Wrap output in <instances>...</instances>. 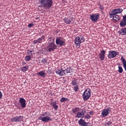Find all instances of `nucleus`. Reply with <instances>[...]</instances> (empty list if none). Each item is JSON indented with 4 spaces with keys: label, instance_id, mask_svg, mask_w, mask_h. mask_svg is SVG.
<instances>
[{
    "label": "nucleus",
    "instance_id": "40",
    "mask_svg": "<svg viewBox=\"0 0 126 126\" xmlns=\"http://www.w3.org/2000/svg\"><path fill=\"white\" fill-rule=\"evenodd\" d=\"M22 65H25V64H26V62H24V61H22Z\"/></svg>",
    "mask_w": 126,
    "mask_h": 126
},
{
    "label": "nucleus",
    "instance_id": "12",
    "mask_svg": "<svg viewBox=\"0 0 126 126\" xmlns=\"http://www.w3.org/2000/svg\"><path fill=\"white\" fill-rule=\"evenodd\" d=\"M55 72L57 74H59V75H60L61 76H65V75H66L65 70H63V68H62L61 70L58 69L55 71Z\"/></svg>",
    "mask_w": 126,
    "mask_h": 126
},
{
    "label": "nucleus",
    "instance_id": "19",
    "mask_svg": "<svg viewBox=\"0 0 126 126\" xmlns=\"http://www.w3.org/2000/svg\"><path fill=\"white\" fill-rule=\"evenodd\" d=\"M37 75H39V76H41V77H46L47 73H45V70H41L37 73Z\"/></svg>",
    "mask_w": 126,
    "mask_h": 126
},
{
    "label": "nucleus",
    "instance_id": "22",
    "mask_svg": "<svg viewBox=\"0 0 126 126\" xmlns=\"http://www.w3.org/2000/svg\"><path fill=\"white\" fill-rule=\"evenodd\" d=\"M71 83L72 86H75L76 85H78L77 84H78V80L77 79H74L71 81Z\"/></svg>",
    "mask_w": 126,
    "mask_h": 126
},
{
    "label": "nucleus",
    "instance_id": "7",
    "mask_svg": "<svg viewBox=\"0 0 126 126\" xmlns=\"http://www.w3.org/2000/svg\"><path fill=\"white\" fill-rule=\"evenodd\" d=\"M123 10H124L121 8L113 9L111 11V13H109V17L110 18H113V16L122 13V12L123 11Z\"/></svg>",
    "mask_w": 126,
    "mask_h": 126
},
{
    "label": "nucleus",
    "instance_id": "8",
    "mask_svg": "<svg viewBox=\"0 0 126 126\" xmlns=\"http://www.w3.org/2000/svg\"><path fill=\"white\" fill-rule=\"evenodd\" d=\"M112 110H111L110 107L106 108L103 109L101 112V116L102 118H106L108 115H110Z\"/></svg>",
    "mask_w": 126,
    "mask_h": 126
},
{
    "label": "nucleus",
    "instance_id": "33",
    "mask_svg": "<svg viewBox=\"0 0 126 126\" xmlns=\"http://www.w3.org/2000/svg\"><path fill=\"white\" fill-rule=\"evenodd\" d=\"M11 122H15V123L18 122L17 116L14 117L11 119Z\"/></svg>",
    "mask_w": 126,
    "mask_h": 126
},
{
    "label": "nucleus",
    "instance_id": "25",
    "mask_svg": "<svg viewBox=\"0 0 126 126\" xmlns=\"http://www.w3.org/2000/svg\"><path fill=\"white\" fill-rule=\"evenodd\" d=\"M45 35H42V37L41 38H39L37 39V42L38 44H40V43H42V41H43V40H45Z\"/></svg>",
    "mask_w": 126,
    "mask_h": 126
},
{
    "label": "nucleus",
    "instance_id": "24",
    "mask_svg": "<svg viewBox=\"0 0 126 126\" xmlns=\"http://www.w3.org/2000/svg\"><path fill=\"white\" fill-rule=\"evenodd\" d=\"M79 111H80L79 107H75L72 109V112H73L74 114H76L77 112H79Z\"/></svg>",
    "mask_w": 126,
    "mask_h": 126
},
{
    "label": "nucleus",
    "instance_id": "9",
    "mask_svg": "<svg viewBox=\"0 0 126 126\" xmlns=\"http://www.w3.org/2000/svg\"><path fill=\"white\" fill-rule=\"evenodd\" d=\"M118 55V52L117 51L110 50L109 51V53L107 55L108 59H114Z\"/></svg>",
    "mask_w": 126,
    "mask_h": 126
},
{
    "label": "nucleus",
    "instance_id": "38",
    "mask_svg": "<svg viewBox=\"0 0 126 126\" xmlns=\"http://www.w3.org/2000/svg\"><path fill=\"white\" fill-rule=\"evenodd\" d=\"M33 44H34V45H36V44H37L38 43V40H34L33 41Z\"/></svg>",
    "mask_w": 126,
    "mask_h": 126
},
{
    "label": "nucleus",
    "instance_id": "23",
    "mask_svg": "<svg viewBox=\"0 0 126 126\" xmlns=\"http://www.w3.org/2000/svg\"><path fill=\"white\" fill-rule=\"evenodd\" d=\"M28 68H29V67H28V65H26L22 67L21 68V71H23V72H25L27 71V70H28Z\"/></svg>",
    "mask_w": 126,
    "mask_h": 126
},
{
    "label": "nucleus",
    "instance_id": "4",
    "mask_svg": "<svg viewBox=\"0 0 126 126\" xmlns=\"http://www.w3.org/2000/svg\"><path fill=\"white\" fill-rule=\"evenodd\" d=\"M85 42V38L84 36L82 35H79L77 36L74 40V44L76 47H78V48L80 47V45H81V43H84Z\"/></svg>",
    "mask_w": 126,
    "mask_h": 126
},
{
    "label": "nucleus",
    "instance_id": "10",
    "mask_svg": "<svg viewBox=\"0 0 126 126\" xmlns=\"http://www.w3.org/2000/svg\"><path fill=\"white\" fill-rule=\"evenodd\" d=\"M90 19L93 21V22H97L99 19V17H100V15H99V14H92V15H90Z\"/></svg>",
    "mask_w": 126,
    "mask_h": 126
},
{
    "label": "nucleus",
    "instance_id": "41",
    "mask_svg": "<svg viewBox=\"0 0 126 126\" xmlns=\"http://www.w3.org/2000/svg\"><path fill=\"white\" fill-rule=\"evenodd\" d=\"M1 98H2V93L0 91V99H1Z\"/></svg>",
    "mask_w": 126,
    "mask_h": 126
},
{
    "label": "nucleus",
    "instance_id": "1",
    "mask_svg": "<svg viewBox=\"0 0 126 126\" xmlns=\"http://www.w3.org/2000/svg\"><path fill=\"white\" fill-rule=\"evenodd\" d=\"M39 2L41 4L39 7L42 6L44 9L49 10L53 6V0H39Z\"/></svg>",
    "mask_w": 126,
    "mask_h": 126
},
{
    "label": "nucleus",
    "instance_id": "34",
    "mask_svg": "<svg viewBox=\"0 0 126 126\" xmlns=\"http://www.w3.org/2000/svg\"><path fill=\"white\" fill-rule=\"evenodd\" d=\"M91 118V116L89 114H86V115L85 116V119L86 120H90V119Z\"/></svg>",
    "mask_w": 126,
    "mask_h": 126
},
{
    "label": "nucleus",
    "instance_id": "16",
    "mask_svg": "<svg viewBox=\"0 0 126 126\" xmlns=\"http://www.w3.org/2000/svg\"><path fill=\"white\" fill-rule=\"evenodd\" d=\"M126 26V14L123 16L122 21L120 22L121 27H125Z\"/></svg>",
    "mask_w": 126,
    "mask_h": 126
},
{
    "label": "nucleus",
    "instance_id": "2",
    "mask_svg": "<svg viewBox=\"0 0 126 126\" xmlns=\"http://www.w3.org/2000/svg\"><path fill=\"white\" fill-rule=\"evenodd\" d=\"M50 113L45 112L41 114V116L38 117V120L43 122V123H49V122H52L53 118L50 117Z\"/></svg>",
    "mask_w": 126,
    "mask_h": 126
},
{
    "label": "nucleus",
    "instance_id": "36",
    "mask_svg": "<svg viewBox=\"0 0 126 126\" xmlns=\"http://www.w3.org/2000/svg\"><path fill=\"white\" fill-rule=\"evenodd\" d=\"M41 63H47V60L45 58H43L41 60Z\"/></svg>",
    "mask_w": 126,
    "mask_h": 126
},
{
    "label": "nucleus",
    "instance_id": "43",
    "mask_svg": "<svg viewBox=\"0 0 126 126\" xmlns=\"http://www.w3.org/2000/svg\"><path fill=\"white\" fill-rule=\"evenodd\" d=\"M77 121H78V119H76V120H75V121H76V122H77Z\"/></svg>",
    "mask_w": 126,
    "mask_h": 126
},
{
    "label": "nucleus",
    "instance_id": "17",
    "mask_svg": "<svg viewBox=\"0 0 126 126\" xmlns=\"http://www.w3.org/2000/svg\"><path fill=\"white\" fill-rule=\"evenodd\" d=\"M106 54V51L105 50H101L100 53L99 54V59L101 61H104L105 59V54Z\"/></svg>",
    "mask_w": 126,
    "mask_h": 126
},
{
    "label": "nucleus",
    "instance_id": "11",
    "mask_svg": "<svg viewBox=\"0 0 126 126\" xmlns=\"http://www.w3.org/2000/svg\"><path fill=\"white\" fill-rule=\"evenodd\" d=\"M78 124L81 126H91V124L90 123H87L85 122V120L81 119L78 121Z\"/></svg>",
    "mask_w": 126,
    "mask_h": 126
},
{
    "label": "nucleus",
    "instance_id": "35",
    "mask_svg": "<svg viewBox=\"0 0 126 126\" xmlns=\"http://www.w3.org/2000/svg\"><path fill=\"white\" fill-rule=\"evenodd\" d=\"M105 125L106 126H110V125H112V122L111 121H108L106 120V122H105Z\"/></svg>",
    "mask_w": 126,
    "mask_h": 126
},
{
    "label": "nucleus",
    "instance_id": "39",
    "mask_svg": "<svg viewBox=\"0 0 126 126\" xmlns=\"http://www.w3.org/2000/svg\"><path fill=\"white\" fill-rule=\"evenodd\" d=\"M89 114H90V115H91V116H93V115H94V113H93V111L89 112Z\"/></svg>",
    "mask_w": 126,
    "mask_h": 126
},
{
    "label": "nucleus",
    "instance_id": "29",
    "mask_svg": "<svg viewBox=\"0 0 126 126\" xmlns=\"http://www.w3.org/2000/svg\"><path fill=\"white\" fill-rule=\"evenodd\" d=\"M118 72H119V73H123V72H124V69H123V67L121 66H119L118 67Z\"/></svg>",
    "mask_w": 126,
    "mask_h": 126
},
{
    "label": "nucleus",
    "instance_id": "26",
    "mask_svg": "<svg viewBox=\"0 0 126 126\" xmlns=\"http://www.w3.org/2000/svg\"><path fill=\"white\" fill-rule=\"evenodd\" d=\"M27 53L29 56H32V55H34V50L29 49L27 50Z\"/></svg>",
    "mask_w": 126,
    "mask_h": 126
},
{
    "label": "nucleus",
    "instance_id": "15",
    "mask_svg": "<svg viewBox=\"0 0 126 126\" xmlns=\"http://www.w3.org/2000/svg\"><path fill=\"white\" fill-rule=\"evenodd\" d=\"M73 17H69L67 18H64L63 20L66 24H71L72 23V21H73Z\"/></svg>",
    "mask_w": 126,
    "mask_h": 126
},
{
    "label": "nucleus",
    "instance_id": "30",
    "mask_svg": "<svg viewBox=\"0 0 126 126\" xmlns=\"http://www.w3.org/2000/svg\"><path fill=\"white\" fill-rule=\"evenodd\" d=\"M66 101H68V99L65 97H62L60 99V101L61 102V103H63V102H66Z\"/></svg>",
    "mask_w": 126,
    "mask_h": 126
},
{
    "label": "nucleus",
    "instance_id": "13",
    "mask_svg": "<svg viewBox=\"0 0 126 126\" xmlns=\"http://www.w3.org/2000/svg\"><path fill=\"white\" fill-rule=\"evenodd\" d=\"M57 45H59L60 47L64 46L65 45V41L63 39H61L60 38H57L56 40Z\"/></svg>",
    "mask_w": 126,
    "mask_h": 126
},
{
    "label": "nucleus",
    "instance_id": "27",
    "mask_svg": "<svg viewBox=\"0 0 126 126\" xmlns=\"http://www.w3.org/2000/svg\"><path fill=\"white\" fill-rule=\"evenodd\" d=\"M31 60V56L28 55L25 57V61L26 62H30Z\"/></svg>",
    "mask_w": 126,
    "mask_h": 126
},
{
    "label": "nucleus",
    "instance_id": "31",
    "mask_svg": "<svg viewBox=\"0 0 126 126\" xmlns=\"http://www.w3.org/2000/svg\"><path fill=\"white\" fill-rule=\"evenodd\" d=\"M73 88H74V91H75V92H78V91L79 90V88L78 85L75 86Z\"/></svg>",
    "mask_w": 126,
    "mask_h": 126
},
{
    "label": "nucleus",
    "instance_id": "3",
    "mask_svg": "<svg viewBox=\"0 0 126 126\" xmlns=\"http://www.w3.org/2000/svg\"><path fill=\"white\" fill-rule=\"evenodd\" d=\"M57 48H58V46L55 43L51 42L48 44L47 48H43L42 51H43V54H45L46 52V53H51V52H54ZM44 51H46V52Z\"/></svg>",
    "mask_w": 126,
    "mask_h": 126
},
{
    "label": "nucleus",
    "instance_id": "18",
    "mask_svg": "<svg viewBox=\"0 0 126 126\" xmlns=\"http://www.w3.org/2000/svg\"><path fill=\"white\" fill-rule=\"evenodd\" d=\"M50 105L52 106L53 108L54 109V110H58L59 108V106L57 105V101H54V102H51L50 103Z\"/></svg>",
    "mask_w": 126,
    "mask_h": 126
},
{
    "label": "nucleus",
    "instance_id": "5",
    "mask_svg": "<svg viewBox=\"0 0 126 126\" xmlns=\"http://www.w3.org/2000/svg\"><path fill=\"white\" fill-rule=\"evenodd\" d=\"M26 100L24 98L21 97L19 100V103L15 104V106L17 109H20L26 108Z\"/></svg>",
    "mask_w": 126,
    "mask_h": 126
},
{
    "label": "nucleus",
    "instance_id": "14",
    "mask_svg": "<svg viewBox=\"0 0 126 126\" xmlns=\"http://www.w3.org/2000/svg\"><path fill=\"white\" fill-rule=\"evenodd\" d=\"M86 113V110H82L81 112H78L75 116V117L78 118H81L82 119H83Z\"/></svg>",
    "mask_w": 126,
    "mask_h": 126
},
{
    "label": "nucleus",
    "instance_id": "42",
    "mask_svg": "<svg viewBox=\"0 0 126 126\" xmlns=\"http://www.w3.org/2000/svg\"><path fill=\"white\" fill-rule=\"evenodd\" d=\"M99 8L100 9H101V10H103V9H104V7H103V6H99Z\"/></svg>",
    "mask_w": 126,
    "mask_h": 126
},
{
    "label": "nucleus",
    "instance_id": "21",
    "mask_svg": "<svg viewBox=\"0 0 126 126\" xmlns=\"http://www.w3.org/2000/svg\"><path fill=\"white\" fill-rule=\"evenodd\" d=\"M119 34L120 35H126V28H122L119 31Z\"/></svg>",
    "mask_w": 126,
    "mask_h": 126
},
{
    "label": "nucleus",
    "instance_id": "28",
    "mask_svg": "<svg viewBox=\"0 0 126 126\" xmlns=\"http://www.w3.org/2000/svg\"><path fill=\"white\" fill-rule=\"evenodd\" d=\"M70 71H71V68L70 67H68L65 69L66 74H67V73H70Z\"/></svg>",
    "mask_w": 126,
    "mask_h": 126
},
{
    "label": "nucleus",
    "instance_id": "37",
    "mask_svg": "<svg viewBox=\"0 0 126 126\" xmlns=\"http://www.w3.org/2000/svg\"><path fill=\"white\" fill-rule=\"evenodd\" d=\"M32 26H34V24L31 23V24H29L28 25V27H29L30 28H31V27H32Z\"/></svg>",
    "mask_w": 126,
    "mask_h": 126
},
{
    "label": "nucleus",
    "instance_id": "32",
    "mask_svg": "<svg viewBox=\"0 0 126 126\" xmlns=\"http://www.w3.org/2000/svg\"><path fill=\"white\" fill-rule=\"evenodd\" d=\"M18 122H22L23 120V117L21 116H17Z\"/></svg>",
    "mask_w": 126,
    "mask_h": 126
},
{
    "label": "nucleus",
    "instance_id": "44",
    "mask_svg": "<svg viewBox=\"0 0 126 126\" xmlns=\"http://www.w3.org/2000/svg\"><path fill=\"white\" fill-rule=\"evenodd\" d=\"M49 39H52V37H49Z\"/></svg>",
    "mask_w": 126,
    "mask_h": 126
},
{
    "label": "nucleus",
    "instance_id": "20",
    "mask_svg": "<svg viewBox=\"0 0 126 126\" xmlns=\"http://www.w3.org/2000/svg\"><path fill=\"white\" fill-rule=\"evenodd\" d=\"M113 20L115 22H118L120 20V16L119 15H115V16H113Z\"/></svg>",
    "mask_w": 126,
    "mask_h": 126
},
{
    "label": "nucleus",
    "instance_id": "6",
    "mask_svg": "<svg viewBox=\"0 0 126 126\" xmlns=\"http://www.w3.org/2000/svg\"><path fill=\"white\" fill-rule=\"evenodd\" d=\"M83 100H88L91 97V90L90 89H87L83 93Z\"/></svg>",
    "mask_w": 126,
    "mask_h": 126
}]
</instances>
